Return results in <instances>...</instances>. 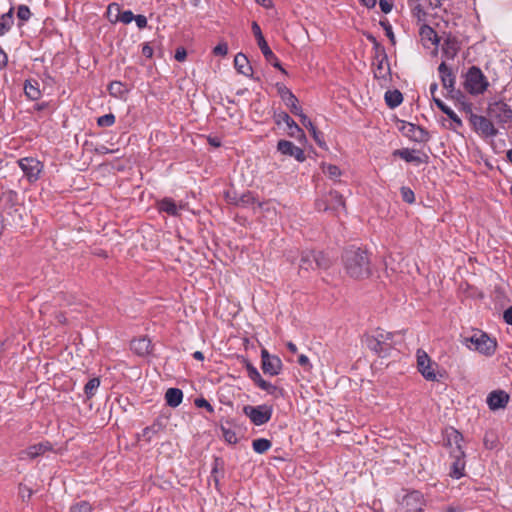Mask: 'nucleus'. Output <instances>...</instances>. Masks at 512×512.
I'll return each instance as SVG.
<instances>
[{
    "mask_svg": "<svg viewBox=\"0 0 512 512\" xmlns=\"http://www.w3.org/2000/svg\"><path fill=\"white\" fill-rule=\"evenodd\" d=\"M345 273L353 279L362 280L371 276V260L368 252L358 247H348L342 254Z\"/></svg>",
    "mask_w": 512,
    "mask_h": 512,
    "instance_id": "1",
    "label": "nucleus"
},
{
    "mask_svg": "<svg viewBox=\"0 0 512 512\" xmlns=\"http://www.w3.org/2000/svg\"><path fill=\"white\" fill-rule=\"evenodd\" d=\"M393 337L394 334L392 332L378 328L372 334L364 335L363 342L370 351L380 357H385L393 348Z\"/></svg>",
    "mask_w": 512,
    "mask_h": 512,
    "instance_id": "2",
    "label": "nucleus"
},
{
    "mask_svg": "<svg viewBox=\"0 0 512 512\" xmlns=\"http://www.w3.org/2000/svg\"><path fill=\"white\" fill-rule=\"evenodd\" d=\"M463 344L469 348L478 351L479 353L491 356L495 353L497 342L495 339L490 338L482 331H475L471 336L463 337Z\"/></svg>",
    "mask_w": 512,
    "mask_h": 512,
    "instance_id": "3",
    "label": "nucleus"
},
{
    "mask_svg": "<svg viewBox=\"0 0 512 512\" xmlns=\"http://www.w3.org/2000/svg\"><path fill=\"white\" fill-rule=\"evenodd\" d=\"M489 86L487 77L477 66L468 69L465 75L464 88L472 95L483 94Z\"/></svg>",
    "mask_w": 512,
    "mask_h": 512,
    "instance_id": "4",
    "label": "nucleus"
},
{
    "mask_svg": "<svg viewBox=\"0 0 512 512\" xmlns=\"http://www.w3.org/2000/svg\"><path fill=\"white\" fill-rule=\"evenodd\" d=\"M331 266V260L322 252L305 250L301 253L299 269L301 271L309 272L310 270L328 269Z\"/></svg>",
    "mask_w": 512,
    "mask_h": 512,
    "instance_id": "5",
    "label": "nucleus"
},
{
    "mask_svg": "<svg viewBox=\"0 0 512 512\" xmlns=\"http://www.w3.org/2000/svg\"><path fill=\"white\" fill-rule=\"evenodd\" d=\"M469 122L473 130L483 138H494L498 134V129L489 117L474 114L470 110Z\"/></svg>",
    "mask_w": 512,
    "mask_h": 512,
    "instance_id": "6",
    "label": "nucleus"
},
{
    "mask_svg": "<svg viewBox=\"0 0 512 512\" xmlns=\"http://www.w3.org/2000/svg\"><path fill=\"white\" fill-rule=\"evenodd\" d=\"M487 115L497 124L504 126L512 121V108L502 100L492 101L488 104Z\"/></svg>",
    "mask_w": 512,
    "mask_h": 512,
    "instance_id": "7",
    "label": "nucleus"
},
{
    "mask_svg": "<svg viewBox=\"0 0 512 512\" xmlns=\"http://www.w3.org/2000/svg\"><path fill=\"white\" fill-rule=\"evenodd\" d=\"M243 413L250 419L251 423L256 426H261L270 421L273 414V407L267 404L257 406L246 405L243 407Z\"/></svg>",
    "mask_w": 512,
    "mask_h": 512,
    "instance_id": "8",
    "label": "nucleus"
},
{
    "mask_svg": "<svg viewBox=\"0 0 512 512\" xmlns=\"http://www.w3.org/2000/svg\"><path fill=\"white\" fill-rule=\"evenodd\" d=\"M425 504L424 496L420 491L413 490L406 493L398 502L396 512H422Z\"/></svg>",
    "mask_w": 512,
    "mask_h": 512,
    "instance_id": "9",
    "label": "nucleus"
},
{
    "mask_svg": "<svg viewBox=\"0 0 512 512\" xmlns=\"http://www.w3.org/2000/svg\"><path fill=\"white\" fill-rule=\"evenodd\" d=\"M252 31L254 33V36L257 40V44L264 55L265 59L272 64L275 68L279 69L282 73L287 74L286 70L282 67L280 61L275 56V54L272 52L270 47L268 46L260 26L257 24V22L252 23Z\"/></svg>",
    "mask_w": 512,
    "mask_h": 512,
    "instance_id": "10",
    "label": "nucleus"
},
{
    "mask_svg": "<svg viewBox=\"0 0 512 512\" xmlns=\"http://www.w3.org/2000/svg\"><path fill=\"white\" fill-rule=\"evenodd\" d=\"M17 163L28 182L34 183L39 180L44 168L41 161L34 157H24L19 159Z\"/></svg>",
    "mask_w": 512,
    "mask_h": 512,
    "instance_id": "11",
    "label": "nucleus"
},
{
    "mask_svg": "<svg viewBox=\"0 0 512 512\" xmlns=\"http://www.w3.org/2000/svg\"><path fill=\"white\" fill-rule=\"evenodd\" d=\"M274 121L277 125L285 123L287 126V135L295 138L299 142L306 140V135L302 128L289 116L288 113L281 111L274 115Z\"/></svg>",
    "mask_w": 512,
    "mask_h": 512,
    "instance_id": "12",
    "label": "nucleus"
},
{
    "mask_svg": "<svg viewBox=\"0 0 512 512\" xmlns=\"http://www.w3.org/2000/svg\"><path fill=\"white\" fill-rule=\"evenodd\" d=\"M437 364L432 362L428 354L422 350H417V368L421 375L428 381H436L437 375L435 373Z\"/></svg>",
    "mask_w": 512,
    "mask_h": 512,
    "instance_id": "13",
    "label": "nucleus"
},
{
    "mask_svg": "<svg viewBox=\"0 0 512 512\" xmlns=\"http://www.w3.org/2000/svg\"><path fill=\"white\" fill-rule=\"evenodd\" d=\"M261 368L265 374L276 376L282 370V361L278 356L271 355L266 349L261 350Z\"/></svg>",
    "mask_w": 512,
    "mask_h": 512,
    "instance_id": "14",
    "label": "nucleus"
},
{
    "mask_svg": "<svg viewBox=\"0 0 512 512\" xmlns=\"http://www.w3.org/2000/svg\"><path fill=\"white\" fill-rule=\"evenodd\" d=\"M276 88L279 96L285 105L290 109L291 113L295 116H299L303 110L299 105L297 97L284 84L277 83Z\"/></svg>",
    "mask_w": 512,
    "mask_h": 512,
    "instance_id": "15",
    "label": "nucleus"
},
{
    "mask_svg": "<svg viewBox=\"0 0 512 512\" xmlns=\"http://www.w3.org/2000/svg\"><path fill=\"white\" fill-rule=\"evenodd\" d=\"M373 74L377 80L388 81L390 76V65L386 53L374 55Z\"/></svg>",
    "mask_w": 512,
    "mask_h": 512,
    "instance_id": "16",
    "label": "nucleus"
},
{
    "mask_svg": "<svg viewBox=\"0 0 512 512\" xmlns=\"http://www.w3.org/2000/svg\"><path fill=\"white\" fill-rule=\"evenodd\" d=\"M400 130L404 136L415 142H427L430 138L429 133L424 128L413 123L403 122Z\"/></svg>",
    "mask_w": 512,
    "mask_h": 512,
    "instance_id": "17",
    "label": "nucleus"
},
{
    "mask_svg": "<svg viewBox=\"0 0 512 512\" xmlns=\"http://www.w3.org/2000/svg\"><path fill=\"white\" fill-rule=\"evenodd\" d=\"M277 150L285 156L295 158L298 162H304L306 160L304 150L298 146H295L288 140H279L277 143Z\"/></svg>",
    "mask_w": 512,
    "mask_h": 512,
    "instance_id": "18",
    "label": "nucleus"
},
{
    "mask_svg": "<svg viewBox=\"0 0 512 512\" xmlns=\"http://www.w3.org/2000/svg\"><path fill=\"white\" fill-rule=\"evenodd\" d=\"M393 155L400 157L408 163L427 164L429 161L427 154L409 148L397 149L393 152Z\"/></svg>",
    "mask_w": 512,
    "mask_h": 512,
    "instance_id": "19",
    "label": "nucleus"
},
{
    "mask_svg": "<svg viewBox=\"0 0 512 512\" xmlns=\"http://www.w3.org/2000/svg\"><path fill=\"white\" fill-rule=\"evenodd\" d=\"M450 456L453 458L451 464L450 476L459 479L464 475L465 453L464 450H451Z\"/></svg>",
    "mask_w": 512,
    "mask_h": 512,
    "instance_id": "20",
    "label": "nucleus"
},
{
    "mask_svg": "<svg viewBox=\"0 0 512 512\" xmlns=\"http://www.w3.org/2000/svg\"><path fill=\"white\" fill-rule=\"evenodd\" d=\"M486 402L492 411L504 409L509 402V395L503 390H494L488 394Z\"/></svg>",
    "mask_w": 512,
    "mask_h": 512,
    "instance_id": "21",
    "label": "nucleus"
},
{
    "mask_svg": "<svg viewBox=\"0 0 512 512\" xmlns=\"http://www.w3.org/2000/svg\"><path fill=\"white\" fill-rule=\"evenodd\" d=\"M324 210H332L336 213L345 211V201L343 196L337 191H330L325 200Z\"/></svg>",
    "mask_w": 512,
    "mask_h": 512,
    "instance_id": "22",
    "label": "nucleus"
},
{
    "mask_svg": "<svg viewBox=\"0 0 512 512\" xmlns=\"http://www.w3.org/2000/svg\"><path fill=\"white\" fill-rule=\"evenodd\" d=\"M438 71L443 87L449 94H452L455 90V76L453 72L444 62L439 65Z\"/></svg>",
    "mask_w": 512,
    "mask_h": 512,
    "instance_id": "23",
    "label": "nucleus"
},
{
    "mask_svg": "<svg viewBox=\"0 0 512 512\" xmlns=\"http://www.w3.org/2000/svg\"><path fill=\"white\" fill-rule=\"evenodd\" d=\"M52 445L49 441L40 442L29 446L26 450L21 452V459L28 457L34 459L38 456L45 454L47 451L52 450Z\"/></svg>",
    "mask_w": 512,
    "mask_h": 512,
    "instance_id": "24",
    "label": "nucleus"
},
{
    "mask_svg": "<svg viewBox=\"0 0 512 512\" xmlns=\"http://www.w3.org/2000/svg\"><path fill=\"white\" fill-rule=\"evenodd\" d=\"M157 209L159 212H164L170 216H178L180 211L184 209V205H178L172 198L165 197L158 201Z\"/></svg>",
    "mask_w": 512,
    "mask_h": 512,
    "instance_id": "25",
    "label": "nucleus"
},
{
    "mask_svg": "<svg viewBox=\"0 0 512 512\" xmlns=\"http://www.w3.org/2000/svg\"><path fill=\"white\" fill-rule=\"evenodd\" d=\"M130 348L135 354L139 356H146L152 351L151 341L146 337L132 340Z\"/></svg>",
    "mask_w": 512,
    "mask_h": 512,
    "instance_id": "26",
    "label": "nucleus"
},
{
    "mask_svg": "<svg viewBox=\"0 0 512 512\" xmlns=\"http://www.w3.org/2000/svg\"><path fill=\"white\" fill-rule=\"evenodd\" d=\"M298 117H300V120H301V123L303 124V126L309 130V132L312 135L315 142L320 147H324L325 141L323 138V134L317 130V128L314 126L312 121L307 117V115L302 112Z\"/></svg>",
    "mask_w": 512,
    "mask_h": 512,
    "instance_id": "27",
    "label": "nucleus"
},
{
    "mask_svg": "<svg viewBox=\"0 0 512 512\" xmlns=\"http://www.w3.org/2000/svg\"><path fill=\"white\" fill-rule=\"evenodd\" d=\"M234 205L242 208H252L253 210H255L257 207H262V203L259 202L255 195L250 191L239 196L234 202Z\"/></svg>",
    "mask_w": 512,
    "mask_h": 512,
    "instance_id": "28",
    "label": "nucleus"
},
{
    "mask_svg": "<svg viewBox=\"0 0 512 512\" xmlns=\"http://www.w3.org/2000/svg\"><path fill=\"white\" fill-rule=\"evenodd\" d=\"M446 445L450 447L451 450H463L462 441L463 435L456 429L450 428L446 432Z\"/></svg>",
    "mask_w": 512,
    "mask_h": 512,
    "instance_id": "29",
    "label": "nucleus"
},
{
    "mask_svg": "<svg viewBox=\"0 0 512 512\" xmlns=\"http://www.w3.org/2000/svg\"><path fill=\"white\" fill-rule=\"evenodd\" d=\"M234 67L240 73L247 77L253 76V70L248 58L243 53H238L234 58Z\"/></svg>",
    "mask_w": 512,
    "mask_h": 512,
    "instance_id": "30",
    "label": "nucleus"
},
{
    "mask_svg": "<svg viewBox=\"0 0 512 512\" xmlns=\"http://www.w3.org/2000/svg\"><path fill=\"white\" fill-rule=\"evenodd\" d=\"M165 400L168 406L178 407L183 400V392L178 388H169L165 393Z\"/></svg>",
    "mask_w": 512,
    "mask_h": 512,
    "instance_id": "31",
    "label": "nucleus"
},
{
    "mask_svg": "<svg viewBox=\"0 0 512 512\" xmlns=\"http://www.w3.org/2000/svg\"><path fill=\"white\" fill-rule=\"evenodd\" d=\"M14 24V8L11 7L8 12L0 15V36L8 33Z\"/></svg>",
    "mask_w": 512,
    "mask_h": 512,
    "instance_id": "32",
    "label": "nucleus"
},
{
    "mask_svg": "<svg viewBox=\"0 0 512 512\" xmlns=\"http://www.w3.org/2000/svg\"><path fill=\"white\" fill-rule=\"evenodd\" d=\"M24 93L30 100H38L41 97L39 83L33 79L26 80L24 84Z\"/></svg>",
    "mask_w": 512,
    "mask_h": 512,
    "instance_id": "33",
    "label": "nucleus"
},
{
    "mask_svg": "<svg viewBox=\"0 0 512 512\" xmlns=\"http://www.w3.org/2000/svg\"><path fill=\"white\" fill-rule=\"evenodd\" d=\"M419 35L423 41L438 44L439 38L435 30L429 25L423 24L419 29Z\"/></svg>",
    "mask_w": 512,
    "mask_h": 512,
    "instance_id": "34",
    "label": "nucleus"
},
{
    "mask_svg": "<svg viewBox=\"0 0 512 512\" xmlns=\"http://www.w3.org/2000/svg\"><path fill=\"white\" fill-rule=\"evenodd\" d=\"M162 423L160 421H154L150 426L145 427L142 430L141 438L146 442H150L152 438L162 430Z\"/></svg>",
    "mask_w": 512,
    "mask_h": 512,
    "instance_id": "35",
    "label": "nucleus"
},
{
    "mask_svg": "<svg viewBox=\"0 0 512 512\" xmlns=\"http://www.w3.org/2000/svg\"><path fill=\"white\" fill-rule=\"evenodd\" d=\"M385 101L390 108H395L402 103L403 96L399 90H389L385 93Z\"/></svg>",
    "mask_w": 512,
    "mask_h": 512,
    "instance_id": "36",
    "label": "nucleus"
},
{
    "mask_svg": "<svg viewBox=\"0 0 512 512\" xmlns=\"http://www.w3.org/2000/svg\"><path fill=\"white\" fill-rule=\"evenodd\" d=\"M245 368L247 370L248 377L255 383L257 387L260 386L261 381H264L257 368L248 360H245Z\"/></svg>",
    "mask_w": 512,
    "mask_h": 512,
    "instance_id": "37",
    "label": "nucleus"
},
{
    "mask_svg": "<svg viewBox=\"0 0 512 512\" xmlns=\"http://www.w3.org/2000/svg\"><path fill=\"white\" fill-rule=\"evenodd\" d=\"M271 446V441L266 438H258L252 442L253 450L258 454H263L267 452L271 448Z\"/></svg>",
    "mask_w": 512,
    "mask_h": 512,
    "instance_id": "38",
    "label": "nucleus"
},
{
    "mask_svg": "<svg viewBox=\"0 0 512 512\" xmlns=\"http://www.w3.org/2000/svg\"><path fill=\"white\" fill-rule=\"evenodd\" d=\"M220 430L222 432V437L225 442L228 444H236L238 442V438L236 432L231 428V426L221 425Z\"/></svg>",
    "mask_w": 512,
    "mask_h": 512,
    "instance_id": "39",
    "label": "nucleus"
},
{
    "mask_svg": "<svg viewBox=\"0 0 512 512\" xmlns=\"http://www.w3.org/2000/svg\"><path fill=\"white\" fill-rule=\"evenodd\" d=\"M120 5L118 3H110L107 7V18L111 23L119 22Z\"/></svg>",
    "mask_w": 512,
    "mask_h": 512,
    "instance_id": "40",
    "label": "nucleus"
},
{
    "mask_svg": "<svg viewBox=\"0 0 512 512\" xmlns=\"http://www.w3.org/2000/svg\"><path fill=\"white\" fill-rule=\"evenodd\" d=\"M100 386V380L97 377L90 379L84 386V392L88 399L92 398Z\"/></svg>",
    "mask_w": 512,
    "mask_h": 512,
    "instance_id": "41",
    "label": "nucleus"
},
{
    "mask_svg": "<svg viewBox=\"0 0 512 512\" xmlns=\"http://www.w3.org/2000/svg\"><path fill=\"white\" fill-rule=\"evenodd\" d=\"M260 389L264 390L265 392H267L269 395H272L274 397H279L282 395V389H280L279 387H277L276 385L264 380V381H261V384L259 386Z\"/></svg>",
    "mask_w": 512,
    "mask_h": 512,
    "instance_id": "42",
    "label": "nucleus"
},
{
    "mask_svg": "<svg viewBox=\"0 0 512 512\" xmlns=\"http://www.w3.org/2000/svg\"><path fill=\"white\" fill-rule=\"evenodd\" d=\"M443 51L447 55V57L453 58L458 51L457 42L455 40L448 38L444 43Z\"/></svg>",
    "mask_w": 512,
    "mask_h": 512,
    "instance_id": "43",
    "label": "nucleus"
},
{
    "mask_svg": "<svg viewBox=\"0 0 512 512\" xmlns=\"http://www.w3.org/2000/svg\"><path fill=\"white\" fill-rule=\"evenodd\" d=\"M92 505L87 501H79L75 502L70 506V512H92Z\"/></svg>",
    "mask_w": 512,
    "mask_h": 512,
    "instance_id": "44",
    "label": "nucleus"
},
{
    "mask_svg": "<svg viewBox=\"0 0 512 512\" xmlns=\"http://www.w3.org/2000/svg\"><path fill=\"white\" fill-rule=\"evenodd\" d=\"M323 172L324 174L328 175L329 178H331L332 180H336L338 177L341 176V170L339 169V167L332 164L324 165Z\"/></svg>",
    "mask_w": 512,
    "mask_h": 512,
    "instance_id": "45",
    "label": "nucleus"
},
{
    "mask_svg": "<svg viewBox=\"0 0 512 512\" xmlns=\"http://www.w3.org/2000/svg\"><path fill=\"white\" fill-rule=\"evenodd\" d=\"M443 113L446 114L449 117V119L452 121V123L454 124L453 129H458L463 126L462 120L458 117V115L449 106L444 110Z\"/></svg>",
    "mask_w": 512,
    "mask_h": 512,
    "instance_id": "46",
    "label": "nucleus"
},
{
    "mask_svg": "<svg viewBox=\"0 0 512 512\" xmlns=\"http://www.w3.org/2000/svg\"><path fill=\"white\" fill-rule=\"evenodd\" d=\"M108 91L114 97H121L124 93L123 85L119 81H113L109 84Z\"/></svg>",
    "mask_w": 512,
    "mask_h": 512,
    "instance_id": "47",
    "label": "nucleus"
},
{
    "mask_svg": "<svg viewBox=\"0 0 512 512\" xmlns=\"http://www.w3.org/2000/svg\"><path fill=\"white\" fill-rule=\"evenodd\" d=\"M115 120L116 118L114 114H105L97 119V125L99 127H110L115 123Z\"/></svg>",
    "mask_w": 512,
    "mask_h": 512,
    "instance_id": "48",
    "label": "nucleus"
},
{
    "mask_svg": "<svg viewBox=\"0 0 512 512\" xmlns=\"http://www.w3.org/2000/svg\"><path fill=\"white\" fill-rule=\"evenodd\" d=\"M32 16L30 8L27 5H19L17 8V17L22 22H27Z\"/></svg>",
    "mask_w": 512,
    "mask_h": 512,
    "instance_id": "49",
    "label": "nucleus"
},
{
    "mask_svg": "<svg viewBox=\"0 0 512 512\" xmlns=\"http://www.w3.org/2000/svg\"><path fill=\"white\" fill-rule=\"evenodd\" d=\"M401 196L404 202L412 204L415 202V194L414 192L409 188L403 186L400 190Z\"/></svg>",
    "mask_w": 512,
    "mask_h": 512,
    "instance_id": "50",
    "label": "nucleus"
},
{
    "mask_svg": "<svg viewBox=\"0 0 512 512\" xmlns=\"http://www.w3.org/2000/svg\"><path fill=\"white\" fill-rule=\"evenodd\" d=\"M367 39L373 45L374 55L386 53V50H385L384 46L381 43L378 42V40L376 39L375 36H373L372 34H368L367 35Z\"/></svg>",
    "mask_w": 512,
    "mask_h": 512,
    "instance_id": "51",
    "label": "nucleus"
},
{
    "mask_svg": "<svg viewBox=\"0 0 512 512\" xmlns=\"http://www.w3.org/2000/svg\"><path fill=\"white\" fill-rule=\"evenodd\" d=\"M380 25L383 27L386 36L389 38L391 43L394 45L396 43V40H395V35L393 33L391 24L386 20V21H380Z\"/></svg>",
    "mask_w": 512,
    "mask_h": 512,
    "instance_id": "52",
    "label": "nucleus"
},
{
    "mask_svg": "<svg viewBox=\"0 0 512 512\" xmlns=\"http://www.w3.org/2000/svg\"><path fill=\"white\" fill-rule=\"evenodd\" d=\"M135 15L131 10H125L121 11L119 14V22H122L124 24H129L134 20Z\"/></svg>",
    "mask_w": 512,
    "mask_h": 512,
    "instance_id": "53",
    "label": "nucleus"
},
{
    "mask_svg": "<svg viewBox=\"0 0 512 512\" xmlns=\"http://www.w3.org/2000/svg\"><path fill=\"white\" fill-rule=\"evenodd\" d=\"M194 403H195L196 407H198V408H205L209 413H213L214 412L213 406L203 397L196 398Z\"/></svg>",
    "mask_w": 512,
    "mask_h": 512,
    "instance_id": "54",
    "label": "nucleus"
},
{
    "mask_svg": "<svg viewBox=\"0 0 512 512\" xmlns=\"http://www.w3.org/2000/svg\"><path fill=\"white\" fill-rule=\"evenodd\" d=\"M214 55L225 56L228 53V45L225 42L219 43L213 49Z\"/></svg>",
    "mask_w": 512,
    "mask_h": 512,
    "instance_id": "55",
    "label": "nucleus"
},
{
    "mask_svg": "<svg viewBox=\"0 0 512 512\" xmlns=\"http://www.w3.org/2000/svg\"><path fill=\"white\" fill-rule=\"evenodd\" d=\"M379 6H380L381 11L386 14L391 12V10L393 8V4L389 0H380Z\"/></svg>",
    "mask_w": 512,
    "mask_h": 512,
    "instance_id": "56",
    "label": "nucleus"
},
{
    "mask_svg": "<svg viewBox=\"0 0 512 512\" xmlns=\"http://www.w3.org/2000/svg\"><path fill=\"white\" fill-rule=\"evenodd\" d=\"M136 25L139 29H144L147 27V18L144 15H136L134 17Z\"/></svg>",
    "mask_w": 512,
    "mask_h": 512,
    "instance_id": "57",
    "label": "nucleus"
},
{
    "mask_svg": "<svg viewBox=\"0 0 512 512\" xmlns=\"http://www.w3.org/2000/svg\"><path fill=\"white\" fill-rule=\"evenodd\" d=\"M174 57L177 61L182 62L186 59L187 52L183 47H179L176 49Z\"/></svg>",
    "mask_w": 512,
    "mask_h": 512,
    "instance_id": "58",
    "label": "nucleus"
},
{
    "mask_svg": "<svg viewBox=\"0 0 512 512\" xmlns=\"http://www.w3.org/2000/svg\"><path fill=\"white\" fill-rule=\"evenodd\" d=\"M2 197L13 203L17 199V192L14 190H8L2 194Z\"/></svg>",
    "mask_w": 512,
    "mask_h": 512,
    "instance_id": "59",
    "label": "nucleus"
},
{
    "mask_svg": "<svg viewBox=\"0 0 512 512\" xmlns=\"http://www.w3.org/2000/svg\"><path fill=\"white\" fill-rule=\"evenodd\" d=\"M142 54L146 58H152V56H153V48L149 45V43H145L142 46Z\"/></svg>",
    "mask_w": 512,
    "mask_h": 512,
    "instance_id": "60",
    "label": "nucleus"
},
{
    "mask_svg": "<svg viewBox=\"0 0 512 512\" xmlns=\"http://www.w3.org/2000/svg\"><path fill=\"white\" fill-rule=\"evenodd\" d=\"M503 319L507 324L512 325V306L504 311Z\"/></svg>",
    "mask_w": 512,
    "mask_h": 512,
    "instance_id": "61",
    "label": "nucleus"
},
{
    "mask_svg": "<svg viewBox=\"0 0 512 512\" xmlns=\"http://www.w3.org/2000/svg\"><path fill=\"white\" fill-rule=\"evenodd\" d=\"M443 512H464V508L461 505H450L443 509Z\"/></svg>",
    "mask_w": 512,
    "mask_h": 512,
    "instance_id": "62",
    "label": "nucleus"
},
{
    "mask_svg": "<svg viewBox=\"0 0 512 512\" xmlns=\"http://www.w3.org/2000/svg\"><path fill=\"white\" fill-rule=\"evenodd\" d=\"M298 363H299V365H301L302 367L311 366L310 361H309V358H308L306 355H304V354H302V355H300V356H299V358H298Z\"/></svg>",
    "mask_w": 512,
    "mask_h": 512,
    "instance_id": "63",
    "label": "nucleus"
},
{
    "mask_svg": "<svg viewBox=\"0 0 512 512\" xmlns=\"http://www.w3.org/2000/svg\"><path fill=\"white\" fill-rule=\"evenodd\" d=\"M434 103L436 106L444 112V110L448 107L441 99L437 98L436 96L432 97Z\"/></svg>",
    "mask_w": 512,
    "mask_h": 512,
    "instance_id": "64",
    "label": "nucleus"
}]
</instances>
